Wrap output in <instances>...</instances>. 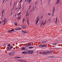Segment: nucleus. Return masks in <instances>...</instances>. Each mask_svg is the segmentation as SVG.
<instances>
[{
	"mask_svg": "<svg viewBox=\"0 0 62 62\" xmlns=\"http://www.w3.org/2000/svg\"><path fill=\"white\" fill-rule=\"evenodd\" d=\"M53 52V51H48V52H42V54H49L50 53H52Z\"/></svg>",
	"mask_w": 62,
	"mask_h": 62,
	"instance_id": "f257e3e1",
	"label": "nucleus"
},
{
	"mask_svg": "<svg viewBox=\"0 0 62 62\" xmlns=\"http://www.w3.org/2000/svg\"><path fill=\"white\" fill-rule=\"evenodd\" d=\"M27 54H32L33 53V51L29 50L27 51Z\"/></svg>",
	"mask_w": 62,
	"mask_h": 62,
	"instance_id": "f03ea898",
	"label": "nucleus"
},
{
	"mask_svg": "<svg viewBox=\"0 0 62 62\" xmlns=\"http://www.w3.org/2000/svg\"><path fill=\"white\" fill-rule=\"evenodd\" d=\"M55 7H53V13L52 14V16H54V11H55Z\"/></svg>",
	"mask_w": 62,
	"mask_h": 62,
	"instance_id": "7ed1b4c3",
	"label": "nucleus"
},
{
	"mask_svg": "<svg viewBox=\"0 0 62 62\" xmlns=\"http://www.w3.org/2000/svg\"><path fill=\"white\" fill-rule=\"evenodd\" d=\"M39 47H46V46L42 45H39Z\"/></svg>",
	"mask_w": 62,
	"mask_h": 62,
	"instance_id": "20e7f679",
	"label": "nucleus"
},
{
	"mask_svg": "<svg viewBox=\"0 0 62 62\" xmlns=\"http://www.w3.org/2000/svg\"><path fill=\"white\" fill-rule=\"evenodd\" d=\"M8 54L10 55H13L15 54V53L12 52H10Z\"/></svg>",
	"mask_w": 62,
	"mask_h": 62,
	"instance_id": "39448f33",
	"label": "nucleus"
},
{
	"mask_svg": "<svg viewBox=\"0 0 62 62\" xmlns=\"http://www.w3.org/2000/svg\"><path fill=\"white\" fill-rule=\"evenodd\" d=\"M6 22V19H5L2 22L3 25H5Z\"/></svg>",
	"mask_w": 62,
	"mask_h": 62,
	"instance_id": "423d86ee",
	"label": "nucleus"
},
{
	"mask_svg": "<svg viewBox=\"0 0 62 62\" xmlns=\"http://www.w3.org/2000/svg\"><path fill=\"white\" fill-rule=\"evenodd\" d=\"M39 18H37L36 19V23L37 25L38 24V23L39 22Z\"/></svg>",
	"mask_w": 62,
	"mask_h": 62,
	"instance_id": "0eeeda50",
	"label": "nucleus"
},
{
	"mask_svg": "<svg viewBox=\"0 0 62 62\" xmlns=\"http://www.w3.org/2000/svg\"><path fill=\"white\" fill-rule=\"evenodd\" d=\"M60 2V0H57L56 3L55 4V5H58V3H59Z\"/></svg>",
	"mask_w": 62,
	"mask_h": 62,
	"instance_id": "6e6552de",
	"label": "nucleus"
},
{
	"mask_svg": "<svg viewBox=\"0 0 62 62\" xmlns=\"http://www.w3.org/2000/svg\"><path fill=\"white\" fill-rule=\"evenodd\" d=\"M22 54H27V52L25 51H23L22 52Z\"/></svg>",
	"mask_w": 62,
	"mask_h": 62,
	"instance_id": "1a4fd4ad",
	"label": "nucleus"
},
{
	"mask_svg": "<svg viewBox=\"0 0 62 62\" xmlns=\"http://www.w3.org/2000/svg\"><path fill=\"white\" fill-rule=\"evenodd\" d=\"M22 32L23 33H24V34L27 33V32L26 31H22Z\"/></svg>",
	"mask_w": 62,
	"mask_h": 62,
	"instance_id": "9d476101",
	"label": "nucleus"
},
{
	"mask_svg": "<svg viewBox=\"0 0 62 62\" xmlns=\"http://www.w3.org/2000/svg\"><path fill=\"white\" fill-rule=\"evenodd\" d=\"M22 27H23V28H26V27L25 25H22L21 26Z\"/></svg>",
	"mask_w": 62,
	"mask_h": 62,
	"instance_id": "9b49d317",
	"label": "nucleus"
},
{
	"mask_svg": "<svg viewBox=\"0 0 62 62\" xmlns=\"http://www.w3.org/2000/svg\"><path fill=\"white\" fill-rule=\"evenodd\" d=\"M27 1L28 2L29 4H30L31 2V0H27Z\"/></svg>",
	"mask_w": 62,
	"mask_h": 62,
	"instance_id": "f8f14e48",
	"label": "nucleus"
},
{
	"mask_svg": "<svg viewBox=\"0 0 62 62\" xmlns=\"http://www.w3.org/2000/svg\"><path fill=\"white\" fill-rule=\"evenodd\" d=\"M16 30H20L21 28H20V27H19V28H16Z\"/></svg>",
	"mask_w": 62,
	"mask_h": 62,
	"instance_id": "ddd939ff",
	"label": "nucleus"
},
{
	"mask_svg": "<svg viewBox=\"0 0 62 62\" xmlns=\"http://www.w3.org/2000/svg\"><path fill=\"white\" fill-rule=\"evenodd\" d=\"M5 11V9H3L2 11V14H3V13L4 12V11Z\"/></svg>",
	"mask_w": 62,
	"mask_h": 62,
	"instance_id": "4468645a",
	"label": "nucleus"
},
{
	"mask_svg": "<svg viewBox=\"0 0 62 62\" xmlns=\"http://www.w3.org/2000/svg\"><path fill=\"white\" fill-rule=\"evenodd\" d=\"M11 48H12V47H11V46H9L8 47V50H10V49H11Z\"/></svg>",
	"mask_w": 62,
	"mask_h": 62,
	"instance_id": "2eb2a0df",
	"label": "nucleus"
},
{
	"mask_svg": "<svg viewBox=\"0 0 62 62\" xmlns=\"http://www.w3.org/2000/svg\"><path fill=\"white\" fill-rule=\"evenodd\" d=\"M21 16H20L19 17H18L17 18V19H18V21L20 20V19H21Z\"/></svg>",
	"mask_w": 62,
	"mask_h": 62,
	"instance_id": "dca6fc26",
	"label": "nucleus"
},
{
	"mask_svg": "<svg viewBox=\"0 0 62 62\" xmlns=\"http://www.w3.org/2000/svg\"><path fill=\"white\" fill-rule=\"evenodd\" d=\"M46 42V41H42V43H45Z\"/></svg>",
	"mask_w": 62,
	"mask_h": 62,
	"instance_id": "f3484780",
	"label": "nucleus"
},
{
	"mask_svg": "<svg viewBox=\"0 0 62 62\" xmlns=\"http://www.w3.org/2000/svg\"><path fill=\"white\" fill-rule=\"evenodd\" d=\"M27 23L28 25H29V20H28H28L27 21Z\"/></svg>",
	"mask_w": 62,
	"mask_h": 62,
	"instance_id": "a211bd4d",
	"label": "nucleus"
},
{
	"mask_svg": "<svg viewBox=\"0 0 62 62\" xmlns=\"http://www.w3.org/2000/svg\"><path fill=\"white\" fill-rule=\"evenodd\" d=\"M57 18H56V20L55 22V23H57Z\"/></svg>",
	"mask_w": 62,
	"mask_h": 62,
	"instance_id": "6ab92c4d",
	"label": "nucleus"
},
{
	"mask_svg": "<svg viewBox=\"0 0 62 62\" xmlns=\"http://www.w3.org/2000/svg\"><path fill=\"white\" fill-rule=\"evenodd\" d=\"M25 49H26L25 48L23 47L21 48V50H25Z\"/></svg>",
	"mask_w": 62,
	"mask_h": 62,
	"instance_id": "aec40b11",
	"label": "nucleus"
},
{
	"mask_svg": "<svg viewBox=\"0 0 62 62\" xmlns=\"http://www.w3.org/2000/svg\"><path fill=\"white\" fill-rule=\"evenodd\" d=\"M28 12V10H27V13H26V15L25 16L26 17H27V16Z\"/></svg>",
	"mask_w": 62,
	"mask_h": 62,
	"instance_id": "412c9836",
	"label": "nucleus"
},
{
	"mask_svg": "<svg viewBox=\"0 0 62 62\" xmlns=\"http://www.w3.org/2000/svg\"><path fill=\"white\" fill-rule=\"evenodd\" d=\"M53 45H54L55 46H56L57 45V43H54L53 44Z\"/></svg>",
	"mask_w": 62,
	"mask_h": 62,
	"instance_id": "4be33fe9",
	"label": "nucleus"
},
{
	"mask_svg": "<svg viewBox=\"0 0 62 62\" xmlns=\"http://www.w3.org/2000/svg\"><path fill=\"white\" fill-rule=\"evenodd\" d=\"M21 12H20L19 13L17 14V15H20L21 14Z\"/></svg>",
	"mask_w": 62,
	"mask_h": 62,
	"instance_id": "5701e85b",
	"label": "nucleus"
},
{
	"mask_svg": "<svg viewBox=\"0 0 62 62\" xmlns=\"http://www.w3.org/2000/svg\"><path fill=\"white\" fill-rule=\"evenodd\" d=\"M46 19L45 22L43 23V25H44V24H45V23H46Z\"/></svg>",
	"mask_w": 62,
	"mask_h": 62,
	"instance_id": "b1692460",
	"label": "nucleus"
},
{
	"mask_svg": "<svg viewBox=\"0 0 62 62\" xmlns=\"http://www.w3.org/2000/svg\"><path fill=\"white\" fill-rule=\"evenodd\" d=\"M8 31L9 33H12V32L11 30L10 31Z\"/></svg>",
	"mask_w": 62,
	"mask_h": 62,
	"instance_id": "393cba45",
	"label": "nucleus"
},
{
	"mask_svg": "<svg viewBox=\"0 0 62 62\" xmlns=\"http://www.w3.org/2000/svg\"><path fill=\"white\" fill-rule=\"evenodd\" d=\"M14 24H15V25H17V23L16 22H15L14 23Z\"/></svg>",
	"mask_w": 62,
	"mask_h": 62,
	"instance_id": "a878e982",
	"label": "nucleus"
},
{
	"mask_svg": "<svg viewBox=\"0 0 62 62\" xmlns=\"http://www.w3.org/2000/svg\"><path fill=\"white\" fill-rule=\"evenodd\" d=\"M29 48L30 49H32V48H33V47H29Z\"/></svg>",
	"mask_w": 62,
	"mask_h": 62,
	"instance_id": "bb28decb",
	"label": "nucleus"
},
{
	"mask_svg": "<svg viewBox=\"0 0 62 62\" xmlns=\"http://www.w3.org/2000/svg\"><path fill=\"white\" fill-rule=\"evenodd\" d=\"M21 62H25V61L24 60H21Z\"/></svg>",
	"mask_w": 62,
	"mask_h": 62,
	"instance_id": "cd10ccee",
	"label": "nucleus"
},
{
	"mask_svg": "<svg viewBox=\"0 0 62 62\" xmlns=\"http://www.w3.org/2000/svg\"><path fill=\"white\" fill-rule=\"evenodd\" d=\"M12 12H11V15H10L11 16H12Z\"/></svg>",
	"mask_w": 62,
	"mask_h": 62,
	"instance_id": "c85d7f7f",
	"label": "nucleus"
},
{
	"mask_svg": "<svg viewBox=\"0 0 62 62\" xmlns=\"http://www.w3.org/2000/svg\"><path fill=\"white\" fill-rule=\"evenodd\" d=\"M30 44H27V46H30Z\"/></svg>",
	"mask_w": 62,
	"mask_h": 62,
	"instance_id": "c756f323",
	"label": "nucleus"
},
{
	"mask_svg": "<svg viewBox=\"0 0 62 62\" xmlns=\"http://www.w3.org/2000/svg\"><path fill=\"white\" fill-rule=\"evenodd\" d=\"M17 58H21V57H16Z\"/></svg>",
	"mask_w": 62,
	"mask_h": 62,
	"instance_id": "7c9ffc66",
	"label": "nucleus"
},
{
	"mask_svg": "<svg viewBox=\"0 0 62 62\" xmlns=\"http://www.w3.org/2000/svg\"><path fill=\"white\" fill-rule=\"evenodd\" d=\"M11 31L12 32V31H14V29H12V30H11Z\"/></svg>",
	"mask_w": 62,
	"mask_h": 62,
	"instance_id": "2f4dec72",
	"label": "nucleus"
},
{
	"mask_svg": "<svg viewBox=\"0 0 62 62\" xmlns=\"http://www.w3.org/2000/svg\"><path fill=\"white\" fill-rule=\"evenodd\" d=\"M3 46H5V47H6V44H4Z\"/></svg>",
	"mask_w": 62,
	"mask_h": 62,
	"instance_id": "473e14b6",
	"label": "nucleus"
},
{
	"mask_svg": "<svg viewBox=\"0 0 62 62\" xmlns=\"http://www.w3.org/2000/svg\"><path fill=\"white\" fill-rule=\"evenodd\" d=\"M52 57V58H54V56H52V57Z\"/></svg>",
	"mask_w": 62,
	"mask_h": 62,
	"instance_id": "72a5a7b5",
	"label": "nucleus"
},
{
	"mask_svg": "<svg viewBox=\"0 0 62 62\" xmlns=\"http://www.w3.org/2000/svg\"><path fill=\"white\" fill-rule=\"evenodd\" d=\"M15 58V59H16V58H17V57H14V58L13 57V58Z\"/></svg>",
	"mask_w": 62,
	"mask_h": 62,
	"instance_id": "f704fd0d",
	"label": "nucleus"
},
{
	"mask_svg": "<svg viewBox=\"0 0 62 62\" xmlns=\"http://www.w3.org/2000/svg\"><path fill=\"white\" fill-rule=\"evenodd\" d=\"M25 51H26L27 52V51H28V49H26L25 50Z\"/></svg>",
	"mask_w": 62,
	"mask_h": 62,
	"instance_id": "c9c22d12",
	"label": "nucleus"
},
{
	"mask_svg": "<svg viewBox=\"0 0 62 62\" xmlns=\"http://www.w3.org/2000/svg\"><path fill=\"white\" fill-rule=\"evenodd\" d=\"M48 15H49L50 16V15H51V14H50V13H48Z\"/></svg>",
	"mask_w": 62,
	"mask_h": 62,
	"instance_id": "e433bc0d",
	"label": "nucleus"
},
{
	"mask_svg": "<svg viewBox=\"0 0 62 62\" xmlns=\"http://www.w3.org/2000/svg\"><path fill=\"white\" fill-rule=\"evenodd\" d=\"M24 21V19H23V22Z\"/></svg>",
	"mask_w": 62,
	"mask_h": 62,
	"instance_id": "4c0bfd02",
	"label": "nucleus"
},
{
	"mask_svg": "<svg viewBox=\"0 0 62 62\" xmlns=\"http://www.w3.org/2000/svg\"><path fill=\"white\" fill-rule=\"evenodd\" d=\"M3 17V14H2V16H1V17Z\"/></svg>",
	"mask_w": 62,
	"mask_h": 62,
	"instance_id": "58836bf2",
	"label": "nucleus"
},
{
	"mask_svg": "<svg viewBox=\"0 0 62 62\" xmlns=\"http://www.w3.org/2000/svg\"><path fill=\"white\" fill-rule=\"evenodd\" d=\"M18 9V8L17 7V8H16V10H17V9Z\"/></svg>",
	"mask_w": 62,
	"mask_h": 62,
	"instance_id": "ea45409f",
	"label": "nucleus"
},
{
	"mask_svg": "<svg viewBox=\"0 0 62 62\" xmlns=\"http://www.w3.org/2000/svg\"><path fill=\"white\" fill-rule=\"evenodd\" d=\"M0 24H1V21H0Z\"/></svg>",
	"mask_w": 62,
	"mask_h": 62,
	"instance_id": "a19ab883",
	"label": "nucleus"
},
{
	"mask_svg": "<svg viewBox=\"0 0 62 62\" xmlns=\"http://www.w3.org/2000/svg\"><path fill=\"white\" fill-rule=\"evenodd\" d=\"M21 8V7H20V8H19L18 10H19V9H20Z\"/></svg>",
	"mask_w": 62,
	"mask_h": 62,
	"instance_id": "79ce46f5",
	"label": "nucleus"
},
{
	"mask_svg": "<svg viewBox=\"0 0 62 62\" xmlns=\"http://www.w3.org/2000/svg\"><path fill=\"white\" fill-rule=\"evenodd\" d=\"M35 10V9H34V8H33V9L32 10Z\"/></svg>",
	"mask_w": 62,
	"mask_h": 62,
	"instance_id": "37998d69",
	"label": "nucleus"
},
{
	"mask_svg": "<svg viewBox=\"0 0 62 62\" xmlns=\"http://www.w3.org/2000/svg\"><path fill=\"white\" fill-rule=\"evenodd\" d=\"M44 22L43 21L42 23V24H43V23H44Z\"/></svg>",
	"mask_w": 62,
	"mask_h": 62,
	"instance_id": "c03bdc74",
	"label": "nucleus"
},
{
	"mask_svg": "<svg viewBox=\"0 0 62 62\" xmlns=\"http://www.w3.org/2000/svg\"><path fill=\"white\" fill-rule=\"evenodd\" d=\"M22 0H21L20 1V2H19V3H20V2H22Z\"/></svg>",
	"mask_w": 62,
	"mask_h": 62,
	"instance_id": "a18cd8bd",
	"label": "nucleus"
},
{
	"mask_svg": "<svg viewBox=\"0 0 62 62\" xmlns=\"http://www.w3.org/2000/svg\"><path fill=\"white\" fill-rule=\"evenodd\" d=\"M31 7V6H30L29 7V8H30Z\"/></svg>",
	"mask_w": 62,
	"mask_h": 62,
	"instance_id": "49530a36",
	"label": "nucleus"
},
{
	"mask_svg": "<svg viewBox=\"0 0 62 62\" xmlns=\"http://www.w3.org/2000/svg\"><path fill=\"white\" fill-rule=\"evenodd\" d=\"M8 46H10V44H8Z\"/></svg>",
	"mask_w": 62,
	"mask_h": 62,
	"instance_id": "de8ad7c7",
	"label": "nucleus"
},
{
	"mask_svg": "<svg viewBox=\"0 0 62 62\" xmlns=\"http://www.w3.org/2000/svg\"><path fill=\"white\" fill-rule=\"evenodd\" d=\"M50 20H51V19H49V22H50Z\"/></svg>",
	"mask_w": 62,
	"mask_h": 62,
	"instance_id": "09e8293b",
	"label": "nucleus"
},
{
	"mask_svg": "<svg viewBox=\"0 0 62 62\" xmlns=\"http://www.w3.org/2000/svg\"><path fill=\"white\" fill-rule=\"evenodd\" d=\"M35 5H37V2H36V3H35Z\"/></svg>",
	"mask_w": 62,
	"mask_h": 62,
	"instance_id": "8fccbe9b",
	"label": "nucleus"
},
{
	"mask_svg": "<svg viewBox=\"0 0 62 62\" xmlns=\"http://www.w3.org/2000/svg\"><path fill=\"white\" fill-rule=\"evenodd\" d=\"M23 9H24V8H23V9H22V11H23Z\"/></svg>",
	"mask_w": 62,
	"mask_h": 62,
	"instance_id": "3c124183",
	"label": "nucleus"
},
{
	"mask_svg": "<svg viewBox=\"0 0 62 62\" xmlns=\"http://www.w3.org/2000/svg\"><path fill=\"white\" fill-rule=\"evenodd\" d=\"M30 44V45H32V44Z\"/></svg>",
	"mask_w": 62,
	"mask_h": 62,
	"instance_id": "603ef678",
	"label": "nucleus"
},
{
	"mask_svg": "<svg viewBox=\"0 0 62 62\" xmlns=\"http://www.w3.org/2000/svg\"><path fill=\"white\" fill-rule=\"evenodd\" d=\"M33 11V10H31V12H32V11Z\"/></svg>",
	"mask_w": 62,
	"mask_h": 62,
	"instance_id": "864d4df0",
	"label": "nucleus"
},
{
	"mask_svg": "<svg viewBox=\"0 0 62 62\" xmlns=\"http://www.w3.org/2000/svg\"><path fill=\"white\" fill-rule=\"evenodd\" d=\"M30 8H29V10H28V11L29 10V9H30Z\"/></svg>",
	"mask_w": 62,
	"mask_h": 62,
	"instance_id": "5fc2aeb1",
	"label": "nucleus"
},
{
	"mask_svg": "<svg viewBox=\"0 0 62 62\" xmlns=\"http://www.w3.org/2000/svg\"><path fill=\"white\" fill-rule=\"evenodd\" d=\"M4 0L3 1V3H4Z\"/></svg>",
	"mask_w": 62,
	"mask_h": 62,
	"instance_id": "6e6d98bb",
	"label": "nucleus"
},
{
	"mask_svg": "<svg viewBox=\"0 0 62 62\" xmlns=\"http://www.w3.org/2000/svg\"><path fill=\"white\" fill-rule=\"evenodd\" d=\"M13 8H12V10H13Z\"/></svg>",
	"mask_w": 62,
	"mask_h": 62,
	"instance_id": "4d7b16f0",
	"label": "nucleus"
},
{
	"mask_svg": "<svg viewBox=\"0 0 62 62\" xmlns=\"http://www.w3.org/2000/svg\"><path fill=\"white\" fill-rule=\"evenodd\" d=\"M15 3L14 4V6H15Z\"/></svg>",
	"mask_w": 62,
	"mask_h": 62,
	"instance_id": "13d9d810",
	"label": "nucleus"
},
{
	"mask_svg": "<svg viewBox=\"0 0 62 62\" xmlns=\"http://www.w3.org/2000/svg\"><path fill=\"white\" fill-rule=\"evenodd\" d=\"M41 0V2H42V0Z\"/></svg>",
	"mask_w": 62,
	"mask_h": 62,
	"instance_id": "bf43d9fd",
	"label": "nucleus"
},
{
	"mask_svg": "<svg viewBox=\"0 0 62 62\" xmlns=\"http://www.w3.org/2000/svg\"><path fill=\"white\" fill-rule=\"evenodd\" d=\"M14 6L13 7V8H14Z\"/></svg>",
	"mask_w": 62,
	"mask_h": 62,
	"instance_id": "052dcab7",
	"label": "nucleus"
},
{
	"mask_svg": "<svg viewBox=\"0 0 62 62\" xmlns=\"http://www.w3.org/2000/svg\"><path fill=\"white\" fill-rule=\"evenodd\" d=\"M35 8H36V6Z\"/></svg>",
	"mask_w": 62,
	"mask_h": 62,
	"instance_id": "680f3d73",
	"label": "nucleus"
},
{
	"mask_svg": "<svg viewBox=\"0 0 62 62\" xmlns=\"http://www.w3.org/2000/svg\"><path fill=\"white\" fill-rule=\"evenodd\" d=\"M21 5H20V7H21Z\"/></svg>",
	"mask_w": 62,
	"mask_h": 62,
	"instance_id": "e2e57ef3",
	"label": "nucleus"
},
{
	"mask_svg": "<svg viewBox=\"0 0 62 62\" xmlns=\"http://www.w3.org/2000/svg\"><path fill=\"white\" fill-rule=\"evenodd\" d=\"M11 48H12V47H13V46H11Z\"/></svg>",
	"mask_w": 62,
	"mask_h": 62,
	"instance_id": "0e129e2a",
	"label": "nucleus"
},
{
	"mask_svg": "<svg viewBox=\"0 0 62 62\" xmlns=\"http://www.w3.org/2000/svg\"><path fill=\"white\" fill-rule=\"evenodd\" d=\"M26 0H25V2H26Z\"/></svg>",
	"mask_w": 62,
	"mask_h": 62,
	"instance_id": "69168bd1",
	"label": "nucleus"
},
{
	"mask_svg": "<svg viewBox=\"0 0 62 62\" xmlns=\"http://www.w3.org/2000/svg\"><path fill=\"white\" fill-rule=\"evenodd\" d=\"M25 62H27V61H25Z\"/></svg>",
	"mask_w": 62,
	"mask_h": 62,
	"instance_id": "338daca9",
	"label": "nucleus"
},
{
	"mask_svg": "<svg viewBox=\"0 0 62 62\" xmlns=\"http://www.w3.org/2000/svg\"><path fill=\"white\" fill-rule=\"evenodd\" d=\"M16 16V15H15V16Z\"/></svg>",
	"mask_w": 62,
	"mask_h": 62,
	"instance_id": "774afa93",
	"label": "nucleus"
}]
</instances>
